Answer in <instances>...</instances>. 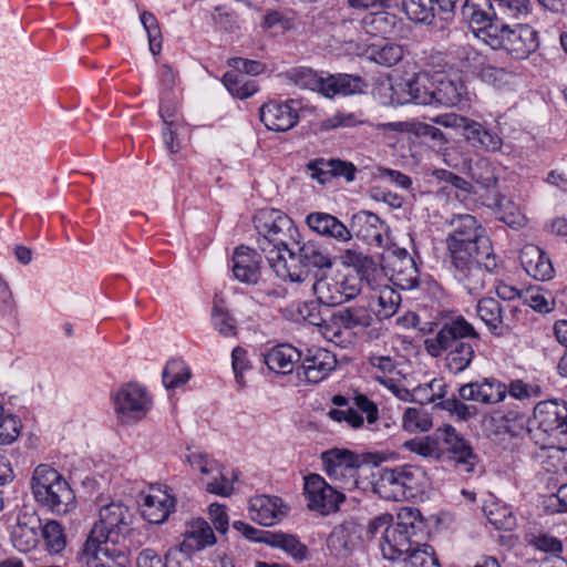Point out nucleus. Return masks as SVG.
I'll list each match as a JSON object with an SVG mask.
<instances>
[{
	"label": "nucleus",
	"instance_id": "obj_13",
	"mask_svg": "<svg viewBox=\"0 0 567 567\" xmlns=\"http://www.w3.org/2000/svg\"><path fill=\"white\" fill-rule=\"evenodd\" d=\"M113 401L117 419L125 424L144 419L152 403L145 389L136 383H128L118 389Z\"/></svg>",
	"mask_w": 567,
	"mask_h": 567
},
{
	"label": "nucleus",
	"instance_id": "obj_1",
	"mask_svg": "<svg viewBox=\"0 0 567 567\" xmlns=\"http://www.w3.org/2000/svg\"><path fill=\"white\" fill-rule=\"evenodd\" d=\"M256 228L262 236L259 246L266 252L267 262L276 277L284 281L302 282L303 270L295 265L300 234L292 219L280 210L267 209L259 213Z\"/></svg>",
	"mask_w": 567,
	"mask_h": 567
},
{
	"label": "nucleus",
	"instance_id": "obj_54",
	"mask_svg": "<svg viewBox=\"0 0 567 567\" xmlns=\"http://www.w3.org/2000/svg\"><path fill=\"white\" fill-rule=\"evenodd\" d=\"M496 206L498 208V218L509 227L516 228L524 224L525 218L513 202L505 199L503 196H497Z\"/></svg>",
	"mask_w": 567,
	"mask_h": 567
},
{
	"label": "nucleus",
	"instance_id": "obj_22",
	"mask_svg": "<svg viewBox=\"0 0 567 567\" xmlns=\"http://www.w3.org/2000/svg\"><path fill=\"white\" fill-rule=\"evenodd\" d=\"M352 228L357 236L369 245L385 247L388 245V226L375 214L361 210L352 217Z\"/></svg>",
	"mask_w": 567,
	"mask_h": 567
},
{
	"label": "nucleus",
	"instance_id": "obj_58",
	"mask_svg": "<svg viewBox=\"0 0 567 567\" xmlns=\"http://www.w3.org/2000/svg\"><path fill=\"white\" fill-rule=\"evenodd\" d=\"M406 563L409 567H441L433 548L427 544L417 545Z\"/></svg>",
	"mask_w": 567,
	"mask_h": 567
},
{
	"label": "nucleus",
	"instance_id": "obj_52",
	"mask_svg": "<svg viewBox=\"0 0 567 567\" xmlns=\"http://www.w3.org/2000/svg\"><path fill=\"white\" fill-rule=\"evenodd\" d=\"M477 315L493 330L502 322V309L497 300L491 297L482 298L477 303Z\"/></svg>",
	"mask_w": 567,
	"mask_h": 567
},
{
	"label": "nucleus",
	"instance_id": "obj_8",
	"mask_svg": "<svg viewBox=\"0 0 567 567\" xmlns=\"http://www.w3.org/2000/svg\"><path fill=\"white\" fill-rule=\"evenodd\" d=\"M326 475L342 489L359 487L360 470L365 463L378 465L383 461L378 454L359 455L347 449H330L320 455Z\"/></svg>",
	"mask_w": 567,
	"mask_h": 567
},
{
	"label": "nucleus",
	"instance_id": "obj_41",
	"mask_svg": "<svg viewBox=\"0 0 567 567\" xmlns=\"http://www.w3.org/2000/svg\"><path fill=\"white\" fill-rule=\"evenodd\" d=\"M224 298L221 293H215L212 322L218 333L225 338L236 337L237 329L234 319L229 316L224 307Z\"/></svg>",
	"mask_w": 567,
	"mask_h": 567
},
{
	"label": "nucleus",
	"instance_id": "obj_30",
	"mask_svg": "<svg viewBox=\"0 0 567 567\" xmlns=\"http://www.w3.org/2000/svg\"><path fill=\"white\" fill-rule=\"evenodd\" d=\"M260 543L271 547L280 548L297 561H303L308 558V548L295 535L281 532H265L260 537Z\"/></svg>",
	"mask_w": 567,
	"mask_h": 567
},
{
	"label": "nucleus",
	"instance_id": "obj_42",
	"mask_svg": "<svg viewBox=\"0 0 567 567\" xmlns=\"http://www.w3.org/2000/svg\"><path fill=\"white\" fill-rule=\"evenodd\" d=\"M483 509L488 522L496 529L513 530L517 525L516 516L507 505L492 502Z\"/></svg>",
	"mask_w": 567,
	"mask_h": 567
},
{
	"label": "nucleus",
	"instance_id": "obj_21",
	"mask_svg": "<svg viewBox=\"0 0 567 567\" xmlns=\"http://www.w3.org/2000/svg\"><path fill=\"white\" fill-rule=\"evenodd\" d=\"M288 513V506L277 496L257 495L249 501L252 520L264 526L279 523Z\"/></svg>",
	"mask_w": 567,
	"mask_h": 567
},
{
	"label": "nucleus",
	"instance_id": "obj_57",
	"mask_svg": "<svg viewBox=\"0 0 567 567\" xmlns=\"http://www.w3.org/2000/svg\"><path fill=\"white\" fill-rule=\"evenodd\" d=\"M141 22L147 33L151 52L154 55L158 54L162 48V34L156 18L145 11L141 14Z\"/></svg>",
	"mask_w": 567,
	"mask_h": 567
},
{
	"label": "nucleus",
	"instance_id": "obj_28",
	"mask_svg": "<svg viewBox=\"0 0 567 567\" xmlns=\"http://www.w3.org/2000/svg\"><path fill=\"white\" fill-rule=\"evenodd\" d=\"M338 258L342 266L353 268L361 281L371 284L378 280V265L370 256L364 255L362 251L349 248L340 254Z\"/></svg>",
	"mask_w": 567,
	"mask_h": 567
},
{
	"label": "nucleus",
	"instance_id": "obj_44",
	"mask_svg": "<svg viewBox=\"0 0 567 567\" xmlns=\"http://www.w3.org/2000/svg\"><path fill=\"white\" fill-rule=\"evenodd\" d=\"M42 538L50 554H60L66 547V536L63 526L58 520H49L42 528Z\"/></svg>",
	"mask_w": 567,
	"mask_h": 567
},
{
	"label": "nucleus",
	"instance_id": "obj_5",
	"mask_svg": "<svg viewBox=\"0 0 567 567\" xmlns=\"http://www.w3.org/2000/svg\"><path fill=\"white\" fill-rule=\"evenodd\" d=\"M435 440L429 436L422 439H414L406 441L404 446L423 457H431L439 460L442 455V451L437 445L436 440L442 441L450 458L454 462V466L460 472L473 473L476 465L478 464V457L474 453L472 446L463 437H461L454 427L451 425H444L439 427L435 432Z\"/></svg>",
	"mask_w": 567,
	"mask_h": 567
},
{
	"label": "nucleus",
	"instance_id": "obj_10",
	"mask_svg": "<svg viewBox=\"0 0 567 567\" xmlns=\"http://www.w3.org/2000/svg\"><path fill=\"white\" fill-rule=\"evenodd\" d=\"M434 123L444 127L462 131L463 137L476 148L487 152H497L502 148L503 141L498 134L484 127L481 123L455 113L439 115L433 118Z\"/></svg>",
	"mask_w": 567,
	"mask_h": 567
},
{
	"label": "nucleus",
	"instance_id": "obj_7",
	"mask_svg": "<svg viewBox=\"0 0 567 567\" xmlns=\"http://www.w3.org/2000/svg\"><path fill=\"white\" fill-rule=\"evenodd\" d=\"M423 520L415 508L404 507L398 514V523L383 532L380 548L388 560H404L416 549L417 535L423 529Z\"/></svg>",
	"mask_w": 567,
	"mask_h": 567
},
{
	"label": "nucleus",
	"instance_id": "obj_11",
	"mask_svg": "<svg viewBox=\"0 0 567 567\" xmlns=\"http://www.w3.org/2000/svg\"><path fill=\"white\" fill-rule=\"evenodd\" d=\"M117 545L90 533L78 559L85 567H124L126 555Z\"/></svg>",
	"mask_w": 567,
	"mask_h": 567
},
{
	"label": "nucleus",
	"instance_id": "obj_37",
	"mask_svg": "<svg viewBox=\"0 0 567 567\" xmlns=\"http://www.w3.org/2000/svg\"><path fill=\"white\" fill-rule=\"evenodd\" d=\"M371 299L375 302L374 311L383 319L392 317L401 303V296L393 286H375Z\"/></svg>",
	"mask_w": 567,
	"mask_h": 567
},
{
	"label": "nucleus",
	"instance_id": "obj_16",
	"mask_svg": "<svg viewBox=\"0 0 567 567\" xmlns=\"http://www.w3.org/2000/svg\"><path fill=\"white\" fill-rule=\"evenodd\" d=\"M382 261L380 271L391 284H419L416 265L404 248H389Z\"/></svg>",
	"mask_w": 567,
	"mask_h": 567
},
{
	"label": "nucleus",
	"instance_id": "obj_43",
	"mask_svg": "<svg viewBox=\"0 0 567 567\" xmlns=\"http://www.w3.org/2000/svg\"><path fill=\"white\" fill-rule=\"evenodd\" d=\"M468 174L472 181L483 189H493L497 184L495 167L486 158H480L470 164Z\"/></svg>",
	"mask_w": 567,
	"mask_h": 567
},
{
	"label": "nucleus",
	"instance_id": "obj_35",
	"mask_svg": "<svg viewBox=\"0 0 567 567\" xmlns=\"http://www.w3.org/2000/svg\"><path fill=\"white\" fill-rule=\"evenodd\" d=\"M318 301L328 307L340 306L360 293L359 286H312Z\"/></svg>",
	"mask_w": 567,
	"mask_h": 567
},
{
	"label": "nucleus",
	"instance_id": "obj_23",
	"mask_svg": "<svg viewBox=\"0 0 567 567\" xmlns=\"http://www.w3.org/2000/svg\"><path fill=\"white\" fill-rule=\"evenodd\" d=\"M40 528L41 520L34 513L20 514L11 532L13 547L21 553H29L34 549L39 543Z\"/></svg>",
	"mask_w": 567,
	"mask_h": 567
},
{
	"label": "nucleus",
	"instance_id": "obj_45",
	"mask_svg": "<svg viewBox=\"0 0 567 567\" xmlns=\"http://www.w3.org/2000/svg\"><path fill=\"white\" fill-rule=\"evenodd\" d=\"M224 85L228 92L238 99H247L257 92L255 81L248 80L244 74L230 71L224 75Z\"/></svg>",
	"mask_w": 567,
	"mask_h": 567
},
{
	"label": "nucleus",
	"instance_id": "obj_61",
	"mask_svg": "<svg viewBox=\"0 0 567 567\" xmlns=\"http://www.w3.org/2000/svg\"><path fill=\"white\" fill-rule=\"evenodd\" d=\"M525 540L542 551L558 553L563 548L560 540L547 534L529 533L525 536Z\"/></svg>",
	"mask_w": 567,
	"mask_h": 567
},
{
	"label": "nucleus",
	"instance_id": "obj_14",
	"mask_svg": "<svg viewBox=\"0 0 567 567\" xmlns=\"http://www.w3.org/2000/svg\"><path fill=\"white\" fill-rule=\"evenodd\" d=\"M462 17L485 44L489 43L488 37L495 33L492 30L502 23L491 0H466L462 7Z\"/></svg>",
	"mask_w": 567,
	"mask_h": 567
},
{
	"label": "nucleus",
	"instance_id": "obj_9",
	"mask_svg": "<svg viewBox=\"0 0 567 567\" xmlns=\"http://www.w3.org/2000/svg\"><path fill=\"white\" fill-rule=\"evenodd\" d=\"M492 31L495 33L488 37L487 45L493 50H505L515 59H527L539 47L538 33L529 24L517 23L512 27L502 21Z\"/></svg>",
	"mask_w": 567,
	"mask_h": 567
},
{
	"label": "nucleus",
	"instance_id": "obj_50",
	"mask_svg": "<svg viewBox=\"0 0 567 567\" xmlns=\"http://www.w3.org/2000/svg\"><path fill=\"white\" fill-rule=\"evenodd\" d=\"M162 377L165 388L173 389L187 382L190 372L183 361L171 360L167 362Z\"/></svg>",
	"mask_w": 567,
	"mask_h": 567
},
{
	"label": "nucleus",
	"instance_id": "obj_46",
	"mask_svg": "<svg viewBox=\"0 0 567 567\" xmlns=\"http://www.w3.org/2000/svg\"><path fill=\"white\" fill-rule=\"evenodd\" d=\"M450 54L457 61L461 71L465 72H475L485 59L468 44L451 47Z\"/></svg>",
	"mask_w": 567,
	"mask_h": 567
},
{
	"label": "nucleus",
	"instance_id": "obj_59",
	"mask_svg": "<svg viewBox=\"0 0 567 567\" xmlns=\"http://www.w3.org/2000/svg\"><path fill=\"white\" fill-rule=\"evenodd\" d=\"M22 427L20 419L12 414H4L0 420V444H11L19 435Z\"/></svg>",
	"mask_w": 567,
	"mask_h": 567
},
{
	"label": "nucleus",
	"instance_id": "obj_15",
	"mask_svg": "<svg viewBox=\"0 0 567 567\" xmlns=\"http://www.w3.org/2000/svg\"><path fill=\"white\" fill-rule=\"evenodd\" d=\"M305 494L308 499V507L322 515L337 512L339 505L344 502L343 493L329 485L318 474H310L305 478Z\"/></svg>",
	"mask_w": 567,
	"mask_h": 567
},
{
	"label": "nucleus",
	"instance_id": "obj_56",
	"mask_svg": "<svg viewBox=\"0 0 567 567\" xmlns=\"http://www.w3.org/2000/svg\"><path fill=\"white\" fill-rule=\"evenodd\" d=\"M499 14V19H520L529 13V0H501L495 4Z\"/></svg>",
	"mask_w": 567,
	"mask_h": 567
},
{
	"label": "nucleus",
	"instance_id": "obj_2",
	"mask_svg": "<svg viewBox=\"0 0 567 567\" xmlns=\"http://www.w3.org/2000/svg\"><path fill=\"white\" fill-rule=\"evenodd\" d=\"M447 224L452 230L446 238V246L457 270L471 274L481 270L492 272L496 269L491 240L473 215H453Z\"/></svg>",
	"mask_w": 567,
	"mask_h": 567
},
{
	"label": "nucleus",
	"instance_id": "obj_47",
	"mask_svg": "<svg viewBox=\"0 0 567 567\" xmlns=\"http://www.w3.org/2000/svg\"><path fill=\"white\" fill-rule=\"evenodd\" d=\"M402 427L410 433L426 432L432 427V419L423 408H408L402 416Z\"/></svg>",
	"mask_w": 567,
	"mask_h": 567
},
{
	"label": "nucleus",
	"instance_id": "obj_62",
	"mask_svg": "<svg viewBox=\"0 0 567 567\" xmlns=\"http://www.w3.org/2000/svg\"><path fill=\"white\" fill-rule=\"evenodd\" d=\"M456 398L449 399L444 402V409L451 414L455 415L460 421H468L477 415V409L474 405H468Z\"/></svg>",
	"mask_w": 567,
	"mask_h": 567
},
{
	"label": "nucleus",
	"instance_id": "obj_6",
	"mask_svg": "<svg viewBox=\"0 0 567 567\" xmlns=\"http://www.w3.org/2000/svg\"><path fill=\"white\" fill-rule=\"evenodd\" d=\"M35 501L55 515H66L75 509L76 498L66 480L49 465H39L31 481Z\"/></svg>",
	"mask_w": 567,
	"mask_h": 567
},
{
	"label": "nucleus",
	"instance_id": "obj_12",
	"mask_svg": "<svg viewBox=\"0 0 567 567\" xmlns=\"http://www.w3.org/2000/svg\"><path fill=\"white\" fill-rule=\"evenodd\" d=\"M133 514L127 506L120 502H112L100 509V520L93 525L90 533L120 544L130 530Z\"/></svg>",
	"mask_w": 567,
	"mask_h": 567
},
{
	"label": "nucleus",
	"instance_id": "obj_3",
	"mask_svg": "<svg viewBox=\"0 0 567 567\" xmlns=\"http://www.w3.org/2000/svg\"><path fill=\"white\" fill-rule=\"evenodd\" d=\"M478 333L463 317L446 322L435 338L425 340V348L432 357L446 352L445 365L457 374L467 369L474 358Z\"/></svg>",
	"mask_w": 567,
	"mask_h": 567
},
{
	"label": "nucleus",
	"instance_id": "obj_63",
	"mask_svg": "<svg viewBox=\"0 0 567 567\" xmlns=\"http://www.w3.org/2000/svg\"><path fill=\"white\" fill-rule=\"evenodd\" d=\"M506 388L507 394L517 400H526L540 395V389L538 385L526 383L523 380H513L508 385H506Z\"/></svg>",
	"mask_w": 567,
	"mask_h": 567
},
{
	"label": "nucleus",
	"instance_id": "obj_60",
	"mask_svg": "<svg viewBox=\"0 0 567 567\" xmlns=\"http://www.w3.org/2000/svg\"><path fill=\"white\" fill-rule=\"evenodd\" d=\"M332 159L317 158L307 164L311 178L320 184H326L332 179Z\"/></svg>",
	"mask_w": 567,
	"mask_h": 567
},
{
	"label": "nucleus",
	"instance_id": "obj_53",
	"mask_svg": "<svg viewBox=\"0 0 567 567\" xmlns=\"http://www.w3.org/2000/svg\"><path fill=\"white\" fill-rule=\"evenodd\" d=\"M481 81L493 85L495 87H502L511 78V73L503 68H497L483 60L482 65L475 71Z\"/></svg>",
	"mask_w": 567,
	"mask_h": 567
},
{
	"label": "nucleus",
	"instance_id": "obj_31",
	"mask_svg": "<svg viewBox=\"0 0 567 567\" xmlns=\"http://www.w3.org/2000/svg\"><path fill=\"white\" fill-rule=\"evenodd\" d=\"M360 529L354 520H344L330 533L328 547L336 551L351 550L360 540Z\"/></svg>",
	"mask_w": 567,
	"mask_h": 567
},
{
	"label": "nucleus",
	"instance_id": "obj_17",
	"mask_svg": "<svg viewBox=\"0 0 567 567\" xmlns=\"http://www.w3.org/2000/svg\"><path fill=\"white\" fill-rule=\"evenodd\" d=\"M297 104L293 100L285 103L274 101L265 103L260 107V121L270 131H289L299 122Z\"/></svg>",
	"mask_w": 567,
	"mask_h": 567
},
{
	"label": "nucleus",
	"instance_id": "obj_29",
	"mask_svg": "<svg viewBox=\"0 0 567 567\" xmlns=\"http://www.w3.org/2000/svg\"><path fill=\"white\" fill-rule=\"evenodd\" d=\"M301 359V352L290 344H278L264 354L267 367L277 373L292 372L295 364Z\"/></svg>",
	"mask_w": 567,
	"mask_h": 567
},
{
	"label": "nucleus",
	"instance_id": "obj_32",
	"mask_svg": "<svg viewBox=\"0 0 567 567\" xmlns=\"http://www.w3.org/2000/svg\"><path fill=\"white\" fill-rule=\"evenodd\" d=\"M400 19L385 10L367 14L362 19L363 30L373 37H391L395 33V29Z\"/></svg>",
	"mask_w": 567,
	"mask_h": 567
},
{
	"label": "nucleus",
	"instance_id": "obj_24",
	"mask_svg": "<svg viewBox=\"0 0 567 567\" xmlns=\"http://www.w3.org/2000/svg\"><path fill=\"white\" fill-rule=\"evenodd\" d=\"M306 224L312 231L322 237L340 243H348L352 239L351 230L331 214L323 212L310 213L306 217Z\"/></svg>",
	"mask_w": 567,
	"mask_h": 567
},
{
	"label": "nucleus",
	"instance_id": "obj_25",
	"mask_svg": "<svg viewBox=\"0 0 567 567\" xmlns=\"http://www.w3.org/2000/svg\"><path fill=\"white\" fill-rule=\"evenodd\" d=\"M175 499L167 492L152 487L143 498L142 515L152 524H161L174 509Z\"/></svg>",
	"mask_w": 567,
	"mask_h": 567
},
{
	"label": "nucleus",
	"instance_id": "obj_26",
	"mask_svg": "<svg viewBox=\"0 0 567 567\" xmlns=\"http://www.w3.org/2000/svg\"><path fill=\"white\" fill-rule=\"evenodd\" d=\"M373 489L384 499L405 501V489L403 488L399 466L381 468L373 483Z\"/></svg>",
	"mask_w": 567,
	"mask_h": 567
},
{
	"label": "nucleus",
	"instance_id": "obj_34",
	"mask_svg": "<svg viewBox=\"0 0 567 567\" xmlns=\"http://www.w3.org/2000/svg\"><path fill=\"white\" fill-rule=\"evenodd\" d=\"M364 83L361 78L350 74H333L324 78L322 94L333 97L337 94L350 95L362 92Z\"/></svg>",
	"mask_w": 567,
	"mask_h": 567
},
{
	"label": "nucleus",
	"instance_id": "obj_51",
	"mask_svg": "<svg viewBox=\"0 0 567 567\" xmlns=\"http://www.w3.org/2000/svg\"><path fill=\"white\" fill-rule=\"evenodd\" d=\"M520 299L539 312H549L554 306V299L550 296H545L539 286H527L523 289Z\"/></svg>",
	"mask_w": 567,
	"mask_h": 567
},
{
	"label": "nucleus",
	"instance_id": "obj_19",
	"mask_svg": "<svg viewBox=\"0 0 567 567\" xmlns=\"http://www.w3.org/2000/svg\"><path fill=\"white\" fill-rule=\"evenodd\" d=\"M297 260L295 265L301 267L303 270V280H307L308 268L312 267L316 269L315 278L316 284L321 282L329 278L328 272L332 270L333 262L331 258L324 255L320 247L313 243H299L296 247Z\"/></svg>",
	"mask_w": 567,
	"mask_h": 567
},
{
	"label": "nucleus",
	"instance_id": "obj_38",
	"mask_svg": "<svg viewBox=\"0 0 567 567\" xmlns=\"http://www.w3.org/2000/svg\"><path fill=\"white\" fill-rule=\"evenodd\" d=\"M408 19L415 23L430 24L435 17L434 0H398Z\"/></svg>",
	"mask_w": 567,
	"mask_h": 567
},
{
	"label": "nucleus",
	"instance_id": "obj_36",
	"mask_svg": "<svg viewBox=\"0 0 567 567\" xmlns=\"http://www.w3.org/2000/svg\"><path fill=\"white\" fill-rule=\"evenodd\" d=\"M186 538L184 547L187 549L200 550L216 543L215 534L209 524L202 518H197L187 525L185 532Z\"/></svg>",
	"mask_w": 567,
	"mask_h": 567
},
{
	"label": "nucleus",
	"instance_id": "obj_64",
	"mask_svg": "<svg viewBox=\"0 0 567 567\" xmlns=\"http://www.w3.org/2000/svg\"><path fill=\"white\" fill-rule=\"evenodd\" d=\"M187 462L193 470L199 471L203 475H208L218 470L217 462L205 453L193 452L188 454Z\"/></svg>",
	"mask_w": 567,
	"mask_h": 567
},
{
	"label": "nucleus",
	"instance_id": "obj_55",
	"mask_svg": "<svg viewBox=\"0 0 567 567\" xmlns=\"http://www.w3.org/2000/svg\"><path fill=\"white\" fill-rule=\"evenodd\" d=\"M371 367L375 370V380L380 383H386L392 380L393 374H399L395 361L389 355H371L369 358Z\"/></svg>",
	"mask_w": 567,
	"mask_h": 567
},
{
	"label": "nucleus",
	"instance_id": "obj_20",
	"mask_svg": "<svg viewBox=\"0 0 567 567\" xmlns=\"http://www.w3.org/2000/svg\"><path fill=\"white\" fill-rule=\"evenodd\" d=\"M460 399L476 401L484 404H495L503 401L507 395L506 384L496 379H484L483 381L470 382L458 389Z\"/></svg>",
	"mask_w": 567,
	"mask_h": 567
},
{
	"label": "nucleus",
	"instance_id": "obj_49",
	"mask_svg": "<svg viewBox=\"0 0 567 567\" xmlns=\"http://www.w3.org/2000/svg\"><path fill=\"white\" fill-rule=\"evenodd\" d=\"M403 58V49L396 43H384L382 45H373L371 49V59L381 65L392 66Z\"/></svg>",
	"mask_w": 567,
	"mask_h": 567
},
{
	"label": "nucleus",
	"instance_id": "obj_39",
	"mask_svg": "<svg viewBox=\"0 0 567 567\" xmlns=\"http://www.w3.org/2000/svg\"><path fill=\"white\" fill-rule=\"evenodd\" d=\"M429 84L430 80L426 74H416L413 79L405 82L404 86L408 97L402 103L432 104L433 89Z\"/></svg>",
	"mask_w": 567,
	"mask_h": 567
},
{
	"label": "nucleus",
	"instance_id": "obj_27",
	"mask_svg": "<svg viewBox=\"0 0 567 567\" xmlns=\"http://www.w3.org/2000/svg\"><path fill=\"white\" fill-rule=\"evenodd\" d=\"M231 269L235 278L241 282L257 281L259 270L258 254L247 246L237 247L233 255Z\"/></svg>",
	"mask_w": 567,
	"mask_h": 567
},
{
	"label": "nucleus",
	"instance_id": "obj_40",
	"mask_svg": "<svg viewBox=\"0 0 567 567\" xmlns=\"http://www.w3.org/2000/svg\"><path fill=\"white\" fill-rule=\"evenodd\" d=\"M405 499L414 497L427 483L426 472L416 465H399Z\"/></svg>",
	"mask_w": 567,
	"mask_h": 567
},
{
	"label": "nucleus",
	"instance_id": "obj_18",
	"mask_svg": "<svg viewBox=\"0 0 567 567\" xmlns=\"http://www.w3.org/2000/svg\"><path fill=\"white\" fill-rule=\"evenodd\" d=\"M337 367L336 354L324 348L313 347L307 350L301 364V372L305 380L310 383H319L324 380Z\"/></svg>",
	"mask_w": 567,
	"mask_h": 567
},
{
	"label": "nucleus",
	"instance_id": "obj_4",
	"mask_svg": "<svg viewBox=\"0 0 567 567\" xmlns=\"http://www.w3.org/2000/svg\"><path fill=\"white\" fill-rule=\"evenodd\" d=\"M527 431L540 449L567 451V404L559 400L538 402L528 419Z\"/></svg>",
	"mask_w": 567,
	"mask_h": 567
},
{
	"label": "nucleus",
	"instance_id": "obj_48",
	"mask_svg": "<svg viewBox=\"0 0 567 567\" xmlns=\"http://www.w3.org/2000/svg\"><path fill=\"white\" fill-rule=\"evenodd\" d=\"M288 80L293 82L296 85L309 89L312 91H323L324 78L318 76V74L308 68H295L286 73Z\"/></svg>",
	"mask_w": 567,
	"mask_h": 567
},
{
	"label": "nucleus",
	"instance_id": "obj_33",
	"mask_svg": "<svg viewBox=\"0 0 567 567\" xmlns=\"http://www.w3.org/2000/svg\"><path fill=\"white\" fill-rule=\"evenodd\" d=\"M466 93V87L461 80H452L446 76L436 80L433 89V103L453 106L460 103Z\"/></svg>",
	"mask_w": 567,
	"mask_h": 567
}]
</instances>
